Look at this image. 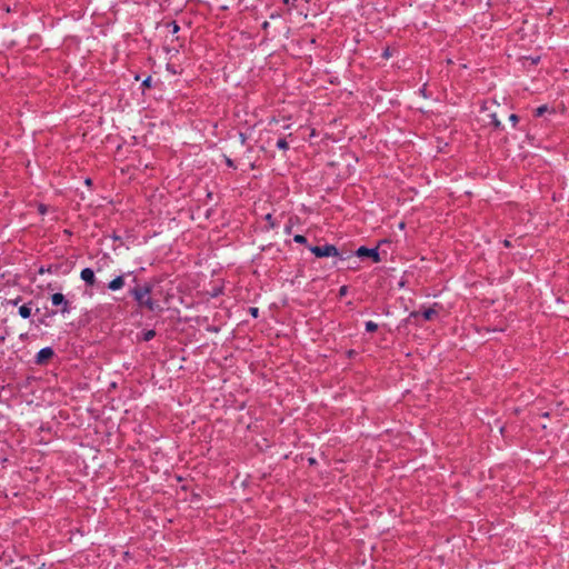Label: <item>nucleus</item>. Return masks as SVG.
I'll use <instances>...</instances> for the list:
<instances>
[{"label": "nucleus", "mask_w": 569, "mask_h": 569, "mask_svg": "<svg viewBox=\"0 0 569 569\" xmlns=\"http://www.w3.org/2000/svg\"><path fill=\"white\" fill-rule=\"evenodd\" d=\"M153 284L144 282L143 284H137L129 290V295L133 298L140 309L148 310L150 312L161 311L162 308L157 300L151 297Z\"/></svg>", "instance_id": "nucleus-1"}, {"label": "nucleus", "mask_w": 569, "mask_h": 569, "mask_svg": "<svg viewBox=\"0 0 569 569\" xmlns=\"http://www.w3.org/2000/svg\"><path fill=\"white\" fill-rule=\"evenodd\" d=\"M52 306L57 307V310L49 312V316H54L58 312L61 315L69 313L71 311V302L64 297V295L57 292L51 296Z\"/></svg>", "instance_id": "nucleus-2"}, {"label": "nucleus", "mask_w": 569, "mask_h": 569, "mask_svg": "<svg viewBox=\"0 0 569 569\" xmlns=\"http://www.w3.org/2000/svg\"><path fill=\"white\" fill-rule=\"evenodd\" d=\"M309 250L317 257V258H325V257H340V252L338 248L333 244L326 243L325 246H311L309 247Z\"/></svg>", "instance_id": "nucleus-3"}, {"label": "nucleus", "mask_w": 569, "mask_h": 569, "mask_svg": "<svg viewBox=\"0 0 569 569\" xmlns=\"http://www.w3.org/2000/svg\"><path fill=\"white\" fill-rule=\"evenodd\" d=\"M356 256L359 258H371L373 262L378 263L381 261L380 253L378 251V248H367V247H359L356 251Z\"/></svg>", "instance_id": "nucleus-4"}, {"label": "nucleus", "mask_w": 569, "mask_h": 569, "mask_svg": "<svg viewBox=\"0 0 569 569\" xmlns=\"http://www.w3.org/2000/svg\"><path fill=\"white\" fill-rule=\"evenodd\" d=\"M54 356V351L51 347H44L39 350V352L36 356V363L37 365H44L49 359H51Z\"/></svg>", "instance_id": "nucleus-5"}, {"label": "nucleus", "mask_w": 569, "mask_h": 569, "mask_svg": "<svg viewBox=\"0 0 569 569\" xmlns=\"http://www.w3.org/2000/svg\"><path fill=\"white\" fill-rule=\"evenodd\" d=\"M80 278L86 284L93 287L96 284L94 271L91 268H84L81 270Z\"/></svg>", "instance_id": "nucleus-6"}, {"label": "nucleus", "mask_w": 569, "mask_h": 569, "mask_svg": "<svg viewBox=\"0 0 569 569\" xmlns=\"http://www.w3.org/2000/svg\"><path fill=\"white\" fill-rule=\"evenodd\" d=\"M124 286V277L118 276L108 283V289L111 291L120 290Z\"/></svg>", "instance_id": "nucleus-7"}, {"label": "nucleus", "mask_w": 569, "mask_h": 569, "mask_svg": "<svg viewBox=\"0 0 569 569\" xmlns=\"http://www.w3.org/2000/svg\"><path fill=\"white\" fill-rule=\"evenodd\" d=\"M9 549H12L13 552L18 556H22L23 551H18L16 546L12 543V545H8V546H2V559L3 558H9L10 561H12V556L11 553H9Z\"/></svg>", "instance_id": "nucleus-8"}, {"label": "nucleus", "mask_w": 569, "mask_h": 569, "mask_svg": "<svg viewBox=\"0 0 569 569\" xmlns=\"http://www.w3.org/2000/svg\"><path fill=\"white\" fill-rule=\"evenodd\" d=\"M419 313H421L422 318L426 321H429V320H432L433 317H436L438 315V311L435 308H427V309H423L422 311H420Z\"/></svg>", "instance_id": "nucleus-9"}, {"label": "nucleus", "mask_w": 569, "mask_h": 569, "mask_svg": "<svg viewBox=\"0 0 569 569\" xmlns=\"http://www.w3.org/2000/svg\"><path fill=\"white\" fill-rule=\"evenodd\" d=\"M19 315H20V317H22L23 319H28V318L31 316V307H30V303L22 305V306L19 308Z\"/></svg>", "instance_id": "nucleus-10"}, {"label": "nucleus", "mask_w": 569, "mask_h": 569, "mask_svg": "<svg viewBox=\"0 0 569 569\" xmlns=\"http://www.w3.org/2000/svg\"><path fill=\"white\" fill-rule=\"evenodd\" d=\"M264 220L267 222V229L270 230V229H274L277 227V222L276 220L273 219L272 214L271 213H267L264 216Z\"/></svg>", "instance_id": "nucleus-11"}, {"label": "nucleus", "mask_w": 569, "mask_h": 569, "mask_svg": "<svg viewBox=\"0 0 569 569\" xmlns=\"http://www.w3.org/2000/svg\"><path fill=\"white\" fill-rule=\"evenodd\" d=\"M156 337V331L150 329L142 332V340L150 341Z\"/></svg>", "instance_id": "nucleus-12"}, {"label": "nucleus", "mask_w": 569, "mask_h": 569, "mask_svg": "<svg viewBox=\"0 0 569 569\" xmlns=\"http://www.w3.org/2000/svg\"><path fill=\"white\" fill-rule=\"evenodd\" d=\"M367 332H375L378 329V325L371 320L365 323Z\"/></svg>", "instance_id": "nucleus-13"}, {"label": "nucleus", "mask_w": 569, "mask_h": 569, "mask_svg": "<svg viewBox=\"0 0 569 569\" xmlns=\"http://www.w3.org/2000/svg\"><path fill=\"white\" fill-rule=\"evenodd\" d=\"M276 146H277L278 149H281V150H288L289 149V144H288L286 138H280L277 141Z\"/></svg>", "instance_id": "nucleus-14"}, {"label": "nucleus", "mask_w": 569, "mask_h": 569, "mask_svg": "<svg viewBox=\"0 0 569 569\" xmlns=\"http://www.w3.org/2000/svg\"><path fill=\"white\" fill-rule=\"evenodd\" d=\"M547 110H548V107H547L546 104H545V106H540V107H538V108L536 109V111H535V116H536V117H541V116H543V114H545V112H547Z\"/></svg>", "instance_id": "nucleus-15"}, {"label": "nucleus", "mask_w": 569, "mask_h": 569, "mask_svg": "<svg viewBox=\"0 0 569 569\" xmlns=\"http://www.w3.org/2000/svg\"><path fill=\"white\" fill-rule=\"evenodd\" d=\"M293 241L297 242V243H300V244H306L307 243V238L302 234H296L293 237Z\"/></svg>", "instance_id": "nucleus-16"}, {"label": "nucleus", "mask_w": 569, "mask_h": 569, "mask_svg": "<svg viewBox=\"0 0 569 569\" xmlns=\"http://www.w3.org/2000/svg\"><path fill=\"white\" fill-rule=\"evenodd\" d=\"M151 77H147L143 81H142V88L146 89V88H150L151 87Z\"/></svg>", "instance_id": "nucleus-17"}, {"label": "nucleus", "mask_w": 569, "mask_h": 569, "mask_svg": "<svg viewBox=\"0 0 569 569\" xmlns=\"http://www.w3.org/2000/svg\"><path fill=\"white\" fill-rule=\"evenodd\" d=\"M249 312L253 318H257L259 316V309L257 307H250Z\"/></svg>", "instance_id": "nucleus-18"}, {"label": "nucleus", "mask_w": 569, "mask_h": 569, "mask_svg": "<svg viewBox=\"0 0 569 569\" xmlns=\"http://www.w3.org/2000/svg\"><path fill=\"white\" fill-rule=\"evenodd\" d=\"M509 120L512 122L513 126H516L517 122L519 121V117L517 114L512 113L509 116Z\"/></svg>", "instance_id": "nucleus-19"}, {"label": "nucleus", "mask_w": 569, "mask_h": 569, "mask_svg": "<svg viewBox=\"0 0 569 569\" xmlns=\"http://www.w3.org/2000/svg\"><path fill=\"white\" fill-rule=\"evenodd\" d=\"M226 164H227L229 168H233V169H236V164H234L233 160H232V159H230V158H228V157H226Z\"/></svg>", "instance_id": "nucleus-20"}, {"label": "nucleus", "mask_w": 569, "mask_h": 569, "mask_svg": "<svg viewBox=\"0 0 569 569\" xmlns=\"http://www.w3.org/2000/svg\"><path fill=\"white\" fill-rule=\"evenodd\" d=\"M170 26L172 27V32H173V33H177V32L180 30V27L177 24V22H176V21H172V22L170 23Z\"/></svg>", "instance_id": "nucleus-21"}, {"label": "nucleus", "mask_w": 569, "mask_h": 569, "mask_svg": "<svg viewBox=\"0 0 569 569\" xmlns=\"http://www.w3.org/2000/svg\"><path fill=\"white\" fill-rule=\"evenodd\" d=\"M347 292H348V287H347V286H342V287H340V289H339V296H341V297H342V296H346V295H347Z\"/></svg>", "instance_id": "nucleus-22"}, {"label": "nucleus", "mask_w": 569, "mask_h": 569, "mask_svg": "<svg viewBox=\"0 0 569 569\" xmlns=\"http://www.w3.org/2000/svg\"><path fill=\"white\" fill-rule=\"evenodd\" d=\"M492 124H493L496 128H500V127H501V123H500V121L496 118V116H493V118H492Z\"/></svg>", "instance_id": "nucleus-23"}, {"label": "nucleus", "mask_w": 569, "mask_h": 569, "mask_svg": "<svg viewBox=\"0 0 569 569\" xmlns=\"http://www.w3.org/2000/svg\"><path fill=\"white\" fill-rule=\"evenodd\" d=\"M532 64H537L540 61V57H530L529 58Z\"/></svg>", "instance_id": "nucleus-24"}, {"label": "nucleus", "mask_w": 569, "mask_h": 569, "mask_svg": "<svg viewBox=\"0 0 569 569\" xmlns=\"http://www.w3.org/2000/svg\"><path fill=\"white\" fill-rule=\"evenodd\" d=\"M20 300H21L20 297H18L17 299H13V300H7V302L11 303L12 306H16Z\"/></svg>", "instance_id": "nucleus-25"}, {"label": "nucleus", "mask_w": 569, "mask_h": 569, "mask_svg": "<svg viewBox=\"0 0 569 569\" xmlns=\"http://www.w3.org/2000/svg\"><path fill=\"white\" fill-rule=\"evenodd\" d=\"M291 230H292V226H291V224L286 226V228H284V232H286L287 234H290V233H291Z\"/></svg>", "instance_id": "nucleus-26"}, {"label": "nucleus", "mask_w": 569, "mask_h": 569, "mask_svg": "<svg viewBox=\"0 0 569 569\" xmlns=\"http://www.w3.org/2000/svg\"><path fill=\"white\" fill-rule=\"evenodd\" d=\"M261 27L263 30H268V28L270 27V23L268 21H264Z\"/></svg>", "instance_id": "nucleus-27"}, {"label": "nucleus", "mask_w": 569, "mask_h": 569, "mask_svg": "<svg viewBox=\"0 0 569 569\" xmlns=\"http://www.w3.org/2000/svg\"><path fill=\"white\" fill-rule=\"evenodd\" d=\"M279 17H280V14L278 12L271 13V16H270L271 19H276Z\"/></svg>", "instance_id": "nucleus-28"}, {"label": "nucleus", "mask_w": 569, "mask_h": 569, "mask_svg": "<svg viewBox=\"0 0 569 569\" xmlns=\"http://www.w3.org/2000/svg\"><path fill=\"white\" fill-rule=\"evenodd\" d=\"M39 323L48 326V323L46 322V318L44 317L39 319Z\"/></svg>", "instance_id": "nucleus-29"}, {"label": "nucleus", "mask_w": 569, "mask_h": 569, "mask_svg": "<svg viewBox=\"0 0 569 569\" xmlns=\"http://www.w3.org/2000/svg\"><path fill=\"white\" fill-rule=\"evenodd\" d=\"M240 139H241V142H242V143H244V142H246V140H247V138H246V136H244L243 133H240Z\"/></svg>", "instance_id": "nucleus-30"}, {"label": "nucleus", "mask_w": 569, "mask_h": 569, "mask_svg": "<svg viewBox=\"0 0 569 569\" xmlns=\"http://www.w3.org/2000/svg\"><path fill=\"white\" fill-rule=\"evenodd\" d=\"M283 4L289 6L291 0H282Z\"/></svg>", "instance_id": "nucleus-31"}, {"label": "nucleus", "mask_w": 569, "mask_h": 569, "mask_svg": "<svg viewBox=\"0 0 569 569\" xmlns=\"http://www.w3.org/2000/svg\"><path fill=\"white\" fill-rule=\"evenodd\" d=\"M505 246H506V247H509V246H510V243H509V241H508V240H506V241H505Z\"/></svg>", "instance_id": "nucleus-32"}, {"label": "nucleus", "mask_w": 569, "mask_h": 569, "mask_svg": "<svg viewBox=\"0 0 569 569\" xmlns=\"http://www.w3.org/2000/svg\"><path fill=\"white\" fill-rule=\"evenodd\" d=\"M309 462L312 465V463H315L316 461H315V459H312V458H311V459H309Z\"/></svg>", "instance_id": "nucleus-33"}, {"label": "nucleus", "mask_w": 569, "mask_h": 569, "mask_svg": "<svg viewBox=\"0 0 569 569\" xmlns=\"http://www.w3.org/2000/svg\"><path fill=\"white\" fill-rule=\"evenodd\" d=\"M86 183H87V184H90V183H91V180H90V179H87V180H86Z\"/></svg>", "instance_id": "nucleus-34"}, {"label": "nucleus", "mask_w": 569, "mask_h": 569, "mask_svg": "<svg viewBox=\"0 0 569 569\" xmlns=\"http://www.w3.org/2000/svg\"><path fill=\"white\" fill-rule=\"evenodd\" d=\"M217 295H218V290H214V293L212 296L217 297Z\"/></svg>", "instance_id": "nucleus-35"}, {"label": "nucleus", "mask_w": 569, "mask_h": 569, "mask_svg": "<svg viewBox=\"0 0 569 569\" xmlns=\"http://www.w3.org/2000/svg\"><path fill=\"white\" fill-rule=\"evenodd\" d=\"M217 295H218V290H214V293L212 296L217 297Z\"/></svg>", "instance_id": "nucleus-36"}]
</instances>
